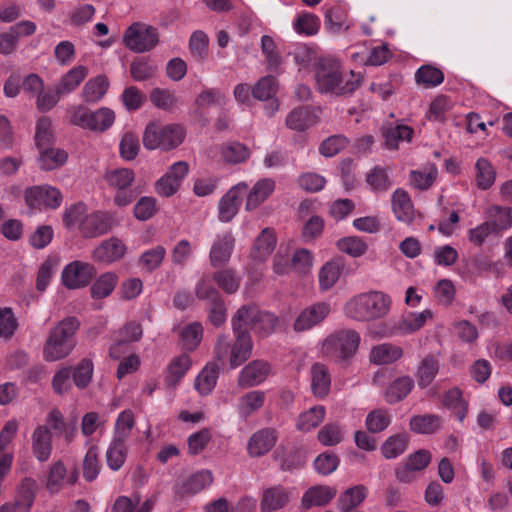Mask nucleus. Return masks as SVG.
Masks as SVG:
<instances>
[{
    "instance_id": "13d9d810",
    "label": "nucleus",
    "mask_w": 512,
    "mask_h": 512,
    "mask_svg": "<svg viewBox=\"0 0 512 512\" xmlns=\"http://www.w3.org/2000/svg\"><path fill=\"white\" fill-rule=\"evenodd\" d=\"M134 178V172L128 168L114 169L105 174V180L108 185L116 190L129 188Z\"/></svg>"
},
{
    "instance_id": "1a4fd4ad",
    "label": "nucleus",
    "mask_w": 512,
    "mask_h": 512,
    "mask_svg": "<svg viewBox=\"0 0 512 512\" xmlns=\"http://www.w3.org/2000/svg\"><path fill=\"white\" fill-rule=\"evenodd\" d=\"M18 431V422L8 420L0 430V485L9 474L14 459L12 441Z\"/></svg>"
},
{
    "instance_id": "dca6fc26",
    "label": "nucleus",
    "mask_w": 512,
    "mask_h": 512,
    "mask_svg": "<svg viewBox=\"0 0 512 512\" xmlns=\"http://www.w3.org/2000/svg\"><path fill=\"white\" fill-rule=\"evenodd\" d=\"M235 239L230 231L215 236L210 248L209 258L213 267L227 263L234 249Z\"/></svg>"
},
{
    "instance_id": "20e7f679",
    "label": "nucleus",
    "mask_w": 512,
    "mask_h": 512,
    "mask_svg": "<svg viewBox=\"0 0 512 512\" xmlns=\"http://www.w3.org/2000/svg\"><path fill=\"white\" fill-rule=\"evenodd\" d=\"M78 327L79 321L75 317H67L60 321L44 344V359L58 361L67 357L74 349L73 336Z\"/></svg>"
},
{
    "instance_id": "7ed1b4c3",
    "label": "nucleus",
    "mask_w": 512,
    "mask_h": 512,
    "mask_svg": "<svg viewBox=\"0 0 512 512\" xmlns=\"http://www.w3.org/2000/svg\"><path fill=\"white\" fill-rule=\"evenodd\" d=\"M253 347L250 333H234V338L221 334L214 344L213 355L221 365L236 369L252 356Z\"/></svg>"
},
{
    "instance_id": "6e6552de",
    "label": "nucleus",
    "mask_w": 512,
    "mask_h": 512,
    "mask_svg": "<svg viewBox=\"0 0 512 512\" xmlns=\"http://www.w3.org/2000/svg\"><path fill=\"white\" fill-rule=\"evenodd\" d=\"M24 198L31 212L34 210L57 209L63 200L60 190L47 184L26 188Z\"/></svg>"
},
{
    "instance_id": "09e8293b",
    "label": "nucleus",
    "mask_w": 512,
    "mask_h": 512,
    "mask_svg": "<svg viewBox=\"0 0 512 512\" xmlns=\"http://www.w3.org/2000/svg\"><path fill=\"white\" fill-rule=\"evenodd\" d=\"M118 282V277L113 272H106L99 276L91 286V296L94 299H101L109 296Z\"/></svg>"
},
{
    "instance_id": "2eb2a0df",
    "label": "nucleus",
    "mask_w": 512,
    "mask_h": 512,
    "mask_svg": "<svg viewBox=\"0 0 512 512\" xmlns=\"http://www.w3.org/2000/svg\"><path fill=\"white\" fill-rule=\"evenodd\" d=\"M331 307L327 302L315 303L297 316L294 322V330L297 332L307 331L321 323L330 313Z\"/></svg>"
},
{
    "instance_id": "2f4dec72",
    "label": "nucleus",
    "mask_w": 512,
    "mask_h": 512,
    "mask_svg": "<svg viewBox=\"0 0 512 512\" xmlns=\"http://www.w3.org/2000/svg\"><path fill=\"white\" fill-rule=\"evenodd\" d=\"M336 496V490L329 486L319 485L309 488L302 498L305 508L324 506Z\"/></svg>"
},
{
    "instance_id": "f257e3e1",
    "label": "nucleus",
    "mask_w": 512,
    "mask_h": 512,
    "mask_svg": "<svg viewBox=\"0 0 512 512\" xmlns=\"http://www.w3.org/2000/svg\"><path fill=\"white\" fill-rule=\"evenodd\" d=\"M360 82V74L345 69L335 59H322L316 68V88L322 94L333 96L351 94L359 87Z\"/></svg>"
},
{
    "instance_id": "052dcab7",
    "label": "nucleus",
    "mask_w": 512,
    "mask_h": 512,
    "mask_svg": "<svg viewBox=\"0 0 512 512\" xmlns=\"http://www.w3.org/2000/svg\"><path fill=\"white\" fill-rule=\"evenodd\" d=\"M439 370L438 360L432 356H426L420 363L417 377L420 387L428 386L435 378Z\"/></svg>"
},
{
    "instance_id": "ea45409f",
    "label": "nucleus",
    "mask_w": 512,
    "mask_h": 512,
    "mask_svg": "<svg viewBox=\"0 0 512 512\" xmlns=\"http://www.w3.org/2000/svg\"><path fill=\"white\" fill-rule=\"evenodd\" d=\"M442 425V419L435 414L416 415L410 419V429L417 434H432Z\"/></svg>"
},
{
    "instance_id": "4c0bfd02",
    "label": "nucleus",
    "mask_w": 512,
    "mask_h": 512,
    "mask_svg": "<svg viewBox=\"0 0 512 512\" xmlns=\"http://www.w3.org/2000/svg\"><path fill=\"white\" fill-rule=\"evenodd\" d=\"M368 489L364 485H356L345 490L338 498L337 504L343 512L358 507L367 497Z\"/></svg>"
},
{
    "instance_id": "6ab92c4d",
    "label": "nucleus",
    "mask_w": 512,
    "mask_h": 512,
    "mask_svg": "<svg viewBox=\"0 0 512 512\" xmlns=\"http://www.w3.org/2000/svg\"><path fill=\"white\" fill-rule=\"evenodd\" d=\"M37 482L31 477H24L16 488L14 503L15 512H30L36 498Z\"/></svg>"
},
{
    "instance_id": "a878e982",
    "label": "nucleus",
    "mask_w": 512,
    "mask_h": 512,
    "mask_svg": "<svg viewBox=\"0 0 512 512\" xmlns=\"http://www.w3.org/2000/svg\"><path fill=\"white\" fill-rule=\"evenodd\" d=\"M32 450L40 462L47 461L52 452V437L45 426L37 427L32 434Z\"/></svg>"
},
{
    "instance_id": "79ce46f5",
    "label": "nucleus",
    "mask_w": 512,
    "mask_h": 512,
    "mask_svg": "<svg viewBox=\"0 0 512 512\" xmlns=\"http://www.w3.org/2000/svg\"><path fill=\"white\" fill-rule=\"evenodd\" d=\"M219 370L215 364H207L195 380V388L201 395H208L216 386Z\"/></svg>"
},
{
    "instance_id": "603ef678",
    "label": "nucleus",
    "mask_w": 512,
    "mask_h": 512,
    "mask_svg": "<svg viewBox=\"0 0 512 512\" xmlns=\"http://www.w3.org/2000/svg\"><path fill=\"white\" fill-rule=\"evenodd\" d=\"M135 426V416L131 410H124L119 413L113 431V439L127 441Z\"/></svg>"
},
{
    "instance_id": "4be33fe9",
    "label": "nucleus",
    "mask_w": 512,
    "mask_h": 512,
    "mask_svg": "<svg viewBox=\"0 0 512 512\" xmlns=\"http://www.w3.org/2000/svg\"><path fill=\"white\" fill-rule=\"evenodd\" d=\"M433 312L425 309L421 312H410L401 317L395 324V330L399 334H412L423 328L428 321L433 319Z\"/></svg>"
},
{
    "instance_id": "8fccbe9b",
    "label": "nucleus",
    "mask_w": 512,
    "mask_h": 512,
    "mask_svg": "<svg viewBox=\"0 0 512 512\" xmlns=\"http://www.w3.org/2000/svg\"><path fill=\"white\" fill-rule=\"evenodd\" d=\"M413 386L414 382L408 376L396 379L386 390L387 402L394 404L403 400L410 393Z\"/></svg>"
},
{
    "instance_id": "412c9836",
    "label": "nucleus",
    "mask_w": 512,
    "mask_h": 512,
    "mask_svg": "<svg viewBox=\"0 0 512 512\" xmlns=\"http://www.w3.org/2000/svg\"><path fill=\"white\" fill-rule=\"evenodd\" d=\"M78 479L77 470L67 475V469L61 461L55 462L47 476L46 487L50 493H58L65 484L73 485Z\"/></svg>"
},
{
    "instance_id": "39448f33",
    "label": "nucleus",
    "mask_w": 512,
    "mask_h": 512,
    "mask_svg": "<svg viewBox=\"0 0 512 512\" xmlns=\"http://www.w3.org/2000/svg\"><path fill=\"white\" fill-rule=\"evenodd\" d=\"M184 137V129L178 124L161 125L158 122H150L143 133V145L148 150L169 151L178 147Z\"/></svg>"
},
{
    "instance_id": "49530a36",
    "label": "nucleus",
    "mask_w": 512,
    "mask_h": 512,
    "mask_svg": "<svg viewBox=\"0 0 512 512\" xmlns=\"http://www.w3.org/2000/svg\"><path fill=\"white\" fill-rule=\"evenodd\" d=\"M223 161L230 164H238L246 161L250 156L247 146L240 142H229L220 147Z\"/></svg>"
},
{
    "instance_id": "338daca9",
    "label": "nucleus",
    "mask_w": 512,
    "mask_h": 512,
    "mask_svg": "<svg viewBox=\"0 0 512 512\" xmlns=\"http://www.w3.org/2000/svg\"><path fill=\"white\" fill-rule=\"evenodd\" d=\"M337 247L340 251L357 258L364 255L367 251V244L357 236H348L337 241Z\"/></svg>"
},
{
    "instance_id": "4d7b16f0",
    "label": "nucleus",
    "mask_w": 512,
    "mask_h": 512,
    "mask_svg": "<svg viewBox=\"0 0 512 512\" xmlns=\"http://www.w3.org/2000/svg\"><path fill=\"white\" fill-rule=\"evenodd\" d=\"M415 80L426 88L436 87L444 80L443 72L431 65H423L417 69Z\"/></svg>"
},
{
    "instance_id": "774afa93",
    "label": "nucleus",
    "mask_w": 512,
    "mask_h": 512,
    "mask_svg": "<svg viewBox=\"0 0 512 512\" xmlns=\"http://www.w3.org/2000/svg\"><path fill=\"white\" fill-rule=\"evenodd\" d=\"M18 328V321L9 307L0 308V339L10 340Z\"/></svg>"
},
{
    "instance_id": "bf43d9fd",
    "label": "nucleus",
    "mask_w": 512,
    "mask_h": 512,
    "mask_svg": "<svg viewBox=\"0 0 512 512\" xmlns=\"http://www.w3.org/2000/svg\"><path fill=\"white\" fill-rule=\"evenodd\" d=\"M437 174V169L433 165H429L420 170H413L410 173V183L418 190H426L432 186Z\"/></svg>"
},
{
    "instance_id": "5fc2aeb1",
    "label": "nucleus",
    "mask_w": 512,
    "mask_h": 512,
    "mask_svg": "<svg viewBox=\"0 0 512 512\" xmlns=\"http://www.w3.org/2000/svg\"><path fill=\"white\" fill-rule=\"evenodd\" d=\"M115 121V113L108 107H102L90 112L89 130L103 132L109 129Z\"/></svg>"
},
{
    "instance_id": "37998d69",
    "label": "nucleus",
    "mask_w": 512,
    "mask_h": 512,
    "mask_svg": "<svg viewBox=\"0 0 512 512\" xmlns=\"http://www.w3.org/2000/svg\"><path fill=\"white\" fill-rule=\"evenodd\" d=\"M476 185L481 190L489 189L495 182L496 171L486 158H479L475 163Z\"/></svg>"
},
{
    "instance_id": "72a5a7b5",
    "label": "nucleus",
    "mask_w": 512,
    "mask_h": 512,
    "mask_svg": "<svg viewBox=\"0 0 512 512\" xmlns=\"http://www.w3.org/2000/svg\"><path fill=\"white\" fill-rule=\"evenodd\" d=\"M88 72V68L84 65L71 68L62 76L60 82L57 84V93L65 95L73 92L87 77Z\"/></svg>"
},
{
    "instance_id": "c9c22d12",
    "label": "nucleus",
    "mask_w": 512,
    "mask_h": 512,
    "mask_svg": "<svg viewBox=\"0 0 512 512\" xmlns=\"http://www.w3.org/2000/svg\"><path fill=\"white\" fill-rule=\"evenodd\" d=\"M108 88V78L105 75H98L85 83L82 89V97L86 102L96 103L104 97Z\"/></svg>"
},
{
    "instance_id": "c03bdc74",
    "label": "nucleus",
    "mask_w": 512,
    "mask_h": 512,
    "mask_svg": "<svg viewBox=\"0 0 512 512\" xmlns=\"http://www.w3.org/2000/svg\"><path fill=\"white\" fill-rule=\"evenodd\" d=\"M275 246L276 238L274 234L269 229H264L255 241L252 257L263 261L273 252Z\"/></svg>"
},
{
    "instance_id": "f704fd0d",
    "label": "nucleus",
    "mask_w": 512,
    "mask_h": 512,
    "mask_svg": "<svg viewBox=\"0 0 512 512\" xmlns=\"http://www.w3.org/2000/svg\"><path fill=\"white\" fill-rule=\"evenodd\" d=\"M392 208L396 218L402 222L413 219V205L409 194L403 189H396L392 194Z\"/></svg>"
},
{
    "instance_id": "f03ea898",
    "label": "nucleus",
    "mask_w": 512,
    "mask_h": 512,
    "mask_svg": "<svg viewBox=\"0 0 512 512\" xmlns=\"http://www.w3.org/2000/svg\"><path fill=\"white\" fill-rule=\"evenodd\" d=\"M391 297L382 291H368L351 297L344 306L345 315L359 322L381 319L388 315Z\"/></svg>"
},
{
    "instance_id": "69168bd1",
    "label": "nucleus",
    "mask_w": 512,
    "mask_h": 512,
    "mask_svg": "<svg viewBox=\"0 0 512 512\" xmlns=\"http://www.w3.org/2000/svg\"><path fill=\"white\" fill-rule=\"evenodd\" d=\"M313 263V255L311 251L306 248L295 250L291 257L292 270L300 275L308 274L313 267Z\"/></svg>"
},
{
    "instance_id": "4468645a",
    "label": "nucleus",
    "mask_w": 512,
    "mask_h": 512,
    "mask_svg": "<svg viewBox=\"0 0 512 512\" xmlns=\"http://www.w3.org/2000/svg\"><path fill=\"white\" fill-rule=\"evenodd\" d=\"M94 274L91 264L82 261H73L65 266L61 280L68 289H78L86 286Z\"/></svg>"
},
{
    "instance_id": "de8ad7c7",
    "label": "nucleus",
    "mask_w": 512,
    "mask_h": 512,
    "mask_svg": "<svg viewBox=\"0 0 512 512\" xmlns=\"http://www.w3.org/2000/svg\"><path fill=\"white\" fill-rule=\"evenodd\" d=\"M408 447V436L404 433L388 437L381 447L382 455L386 459H395L402 455Z\"/></svg>"
},
{
    "instance_id": "f3484780",
    "label": "nucleus",
    "mask_w": 512,
    "mask_h": 512,
    "mask_svg": "<svg viewBox=\"0 0 512 512\" xmlns=\"http://www.w3.org/2000/svg\"><path fill=\"white\" fill-rule=\"evenodd\" d=\"M127 247L124 242L117 238L111 237L102 241L93 251V258L97 262L111 264L124 257Z\"/></svg>"
},
{
    "instance_id": "680f3d73",
    "label": "nucleus",
    "mask_w": 512,
    "mask_h": 512,
    "mask_svg": "<svg viewBox=\"0 0 512 512\" xmlns=\"http://www.w3.org/2000/svg\"><path fill=\"white\" fill-rule=\"evenodd\" d=\"M317 439L323 446H335L343 441L344 431L338 423H327L318 431Z\"/></svg>"
},
{
    "instance_id": "f8f14e48",
    "label": "nucleus",
    "mask_w": 512,
    "mask_h": 512,
    "mask_svg": "<svg viewBox=\"0 0 512 512\" xmlns=\"http://www.w3.org/2000/svg\"><path fill=\"white\" fill-rule=\"evenodd\" d=\"M431 461V453L420 449L410 454L403 463L395 469L396 479L401 483H410L415 479V472L425 469Z\"/></svg>"
},
{
    "instance_id": "cd10ccee",
    "label": "nucleus",
    "mask_w": 512,
    "mask_h": 512,
    "mask_svg": "<svg viewBox=\"0 0 512 512\" xmlns=\"http://www.w3.org/2000/svg\"><path fill=\"white\" fill-rule=\"evenodd\" d=\"M413 133L408 125H388L382 128V136L388 149H398L402 143H409Z\"/></svg>"
},
{
    "instance_id": "58836bf2",
    "label": "nucleus",
    "mask_w": 512,
    "mask_h": 512,
    "mask_svg": "<svg viewBox=\"0 0 512 512\" xmlns=\"http://www.w3.org/2000/svg\"><path fill=\"white\" fill-rule=\"evenodd\" d=\"M55 142V132L52 120L47 116L37 119L35 124L34 144L37 149L50 146Z\"/></svg>"
},
{
    "instance_id": "bb28decb",
    "label": "nucleus",
    "mask_w": 512,
    "mask_h": 512,
    "mask_svg": "<svg viewBox=\"0 0 512 512\" xmlns=\"http://www.w3.org/2000/svg\"><path fill=\"white\" fill-rule=\"evenodd\" d=\"M68 160V153L58 147L46 146L39 149L38 164L41 170L52 171L63 166Z\"/></svg>"
},
{
    "instance_id": "a211bd4d",
    "label": "nucleus",
    "mask_w": 512,
    "mask_h": 512,
    "mask_svg": "<svg viewBox=\"0 0 512 512\" xmlns=\"http://www.w3.org/2000/svg\"><path fill=\"white\" fill-rule=\"evenodd\" d=\"M265 401L266 393L262 390H250L242 394L235 406L238 417L247 420L264 406Z\"/></svg>"
},
{
    "instance_id": "e433bc0d",
    "label": "nucleus",
    "mask_w": 512,
    "mask_h": 512,
    "mask_svg": "<svg viewBox=\"0 0 512 512\" xmlns=\"http://www.w3.org/2000/svg\"><path fill=\"white\" fill-rule=\"evenodd\" d=\"M403 350L401 347L384 343L372 348L370 352V361L374 364H390L401 358Z\"/></svg>"
},
{
    "instance_id": "c756f323",
    "label": "nucleus",
    "mask_w": 512,
    "mask_h": 512,
    "mask_svg": "<svg viewBox=\"0 0 512 512\" xmlns=\"http://www.w3.org/2000/svg\"><path fill=\"white\" fill-rule=\"evenodd\" d=\"M257 309L258 307L254 304L240 307L231 319L233 333H249L248 329L253 330Z\"/></svg>"
},
{
    "instance_id": "e2e57ef3",
    "label": "nucleus",
    "mask_w": 512,
    "mask_h": 512,
    "mask_svg": "<svg viewBox=\"0 0 512 512\" xmlns=\"http://www.w3.org/2000/svg\"><path fill=\"white\" fill-rule=\"evenodd\" d=\"M277 89L276 79L272 76H264L252 87V95L260 101H268L276 95Z\"/></svg>"
},
{
    "instance_id": "9b49d317",
    "label": "nucleus",
    "mask_w": 512,
    "mask_h": 512,
    "mask_svg": "<svg viewBox=\"0 0 512 512\" xmlns=\"http://www.w3.org/2000/svg\"><path fill=\"white\" fill-rule=\"evenodd\" d=\"M248 184L239 182L232 186L218 202V219L223 223L230 222L238 213L242 196L246 194Z\"/></svg>"
},
{
    "instance_id": "a19ab883",
    "label": "nucleus",
    "mask_w": 512,
    "mask_h": 512,
    "mask_svg": "<svg viewBox=\"0 0 512 512\" xmlns=\"http://www.w3.org/2000/svg\"><path fill=\"white\" fill-rule=\"evenodd\" d=\"M342 271V265L335 260L326 262L319 270V287L323 291L331 289L338 281Z\"/></svg>"
},
{
    "instance_id": "393cba45",
    "label": "nucleus",
    "mask_w": 512,
    "mask_h": 512,
    "mask_svg": "<svg viewBox=\"0 0 512 512\" xmlns=\"http://www.w3.org/2000/svg\"><path fill=\"white\" fill-rule=\"evenodd\" d=\"M317 123V115L313 108L297 107L286 117V125L295 131H305Z\"/></svg>"
},
{
    "instance_id": "423d86ee",
    "label": "nucleus",
    "mask_w": 512,
    "mask_h": 512,
    "mask_svg": "<svg viewBox=\"0 0 512 512\" xmlns=\"http://www.w3.org/2000/svg\"><path fill=\"white\" fill-rule=\"evenodd\" d=\"M360 341L361 336L357 331L340 330L326 338L322 345V352L329 357L348 359L356 354Z\"/></svg>"
},
{
    "instance_id": "864d4df0",
    "label": "nucleus",
    "mask_w": 512,
    "mask_h": 512,
    "mask_svg": "<svg viewBox=\"0 0 512 512\" xmlns=\"http://www.w3.org/2000/svg\"><path fill=\"white\" fill-rule=\"evenodd\" d=\"M325 418V408L321 405L311 407L301 413L297 420V428L300 431L308 432L316 428Z\"/></svg>"
},
{
    "instance_id": "a18cd8bd",
    "label": "nucleus",
    "mask_w": 512,
    "mask_h": 512,
    "mask_svg": "<svg viewBox=\"0 0 512 512\" xmlns=\"http://www.w3.org/2000/svg\"><path fill=\"white\" fill-rule=\"evenodd\" d=\"M127 451L125 441L112 438L106 451V462L108 467L113 471H118L126 460Z\"/></svg>"
},
{
    "instance_id": "5701e85b",
    "label": "nucleus",
    "mask_w": 512,
    "mask_h": 512,
    "mask_svg": "<svg viewBox=\"0 0 512 512\" xmlns=\"http://www.w3.org/2000/svg\"><path fill=\"white\" fill-rule=\"evenodd\" d=\"M290 500V492L278 485L263 490L260 509L272 512L283 508Z\"/></svg>"
},
{
    "instance_id": "7c9ffc66",
    "label": "nucleus",
    "mask_w": 512,
    "mask_h": 512,
    "mask_svg": "<svg viewBox=\"0 0 512 512\" xmlns=\"http://www.w3.org/2000/svg\"><path fill=\"white\" fill-rule=\"evenodd\" d=\"M191 367V358L188 354H181L172 359L165 376V383L174 389Z\"/></svg>"
},
{
    "instance_id": "9d476101",
    "label": "nucleus",
    "mask_w": 512,
    "mask_h": 512,
    "mask_svg": "<svg viewBox=\"0 0 512 512\" xmlns=\"http://www.w3.org/2000/svg\"><path fill=\"white\" fill-rule=\"evenodd\" d=\"M116 225L114 216L105 211H95L84 216L79 224L81 234L86 238L108 233Z\"/></svg>"
},
{
    "instance_id": "3c124183",
    "label": "nucleus",
    "mask_w": 512,
    "mask_h": 512,
    "mask_svg": "<svg viewBox=\"0 0 512 512\" xmlns=\"http://www.w3.org/2000/svg\"><path fill=\"white\" fill-rule=\"evenodd\" d=\"M490 224L497 231L505 230L512 226V209L501 207L499 205H492L486 211Z\"/></svg>"
},
{
    "instance_id": "c85d7f7f",
    "label": "nucleus",
    "mask_w": 512,
    "mask_h": 512,
    "mask_svg": "<svg viewBox=\"0 0 512 512\" xmlns=\"http://www.w3.org/2000/svg\"><path fill=\"white\" fill-rule=\"evenodd\" d=\"M140 497L135 495L133 498L127 496H119L111 509V512H152L155 504L156 497L151 496L147 498L137 509L139 505Z\"/></svg>"
},
{
    "instance_id": "ddd939ff",
    "label": "nucleus",
    "mask_w": 512,
    "mask_h": 512,
    "mask_svg": "<svg viewBox=\"0 0 512 512\" xmlns=\"http://www.w3.org/2000/svg\"><path fill=\"white\" fill-rule=\"evenodd\" d=\"M271 366L260 359L250 361L239 372L237 385L240 388H252L261 385L270 375Z\"/></svg>"
},
{
    "instance_id": "0eeeda50",
    "label": "nucleus",
    "mask_w": 512,
    "mask_h": 512,
    "mask_svg": "<svg viewBox=\"0 0 512 512\" xmlns=\"http://www.w3.org/2000/svg\"><path fill=\"white\" fill-rule=\"evenodd\" d=\"M123 42L131 51L137 53L147 52L158 43V33L154 27L136 22L126 29Z\"/></svg>"
},
{
    "instance_id": "0e129e2a",
    "label": "nucleus",
    "mask_w": 512,
    "mask_h": 512,
    "mask_svg": "<svg viewBox=\"0 0 512 512\" xmlns=\"http://www.w3.org/2000/svg\"><path fill=\"white\" fill-rule=\"evenodd\" d=\"M261 51L265 57L268 70L277 71L282 64V60L276 50V44L272 37L268 35L261 37Z\"/></svg>"
},
{
    "instance_id": "473e14b6",
    "label": "nucleus",
    "mask_w": 512,
    "mask_h": 512,
    "mask_svg": "<svg viewBox=\"0 0 512 512\" xmlns=\"http://www.w3.org/2000/svg\"><path fill=\"white\" fill-rule=\"evenodd\" d=\"M331 385V377L328 368L321 363H315L311 367V389L316 397H324L328 394Z\"/></svg>"
},
{
    "instance_id": "6e6d98bb",
    "label": "nucleus",
    "mask_w": 512,
    "mask_h": 512,
    "mask_svg": "<svg viewBox=\"0 0 512 512\" xmlns=\"http://www.w3.org/2000/svg\"><path fill=\"white\" fill-rule=\"evenodd\" d=\"M254 333L260 337H267L275 332L278 326V317L273 313L257 309V317L254 319Z\"/></svg>"
},
{
    "instance_id": "b1692460",
    "label": "nucleus",
    "mask_w": 512,
    "mask_h": 512,
    "mask_svg": "<svg viewBox=\"0 0 512 512\" xmlns=\"http://www.w3.org/2000/svg\"><path fill=\"white\" fill-rule=\"evenodd\" d=\"M275 190V182L270 178H263L257 181L249 193L245 203L247 211L258 208Z\"/></svg>"
},
{
    "instance_id": "aec40b11",
    "label": "nucleus",
    "mask_w": 512,
    "mask_h": 512,
    "mask_svg": "<svg viewBox=\"0 0 512 512\" xmlns=\"http://www.w3.org/2000/svg\"><path fill=\"white\" fill-rule=\"evenodd\" d=\"M276 431L270 428H263L251 435L248 441L247 450L251 457H260L268 453L276 444Z\"/></svg>"
}]
</instances>
